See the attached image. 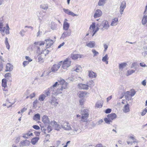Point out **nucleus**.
<instances>
[{
	"label": "nucleus",
	"mask_w": 147,
	"mask_h": 147,
	"mask_svg": "<svg viewBox=\"0 0 147 147\" xmlns=\"http://www.w3.org/2000/svg\"><path fill=\"white\" fill-rule=\"evenodd\" d=\"M102 12L100 9L96 10L94 14V18L99 17L101 16L102 15Z\"/></svg>",
	"instance_id": "obj_17"
},
{
	"label": "nucleus",
	"mask_w": 147,
	"mask_h": 147,
	"mask_svg": "<svg viewBox=\"0 0 147 147\" xmlns=\"http://www.w3.org/2000/svg\"><path fill=\"white\" fill-rule=\"evenodd\" d=\"M54 41L51 39L49 38L46 39L45 40V42L43 41H40L39 42H35L32 45V48H34L36 47L37 48V52L39 53L40 52V48L38 46H40L42 45H44L45 43H46V48L47 49L50 47L53 44Z\"/></svg>",
	"instance_id": "obj_2"
},
{
	"label": "nucleus",
	"mask_w": 147,
	"mask_h": 147,
	"mask_svg": "<svg viewBox=\"0 0 147 147\" xmlns=\"http://www.w3.org/2000/svg\"><path fill=\"white\" fill-rule=\"evenodd\" d=\"M65 31L62 34L60 38L64 39L65 38L71 35V30L69 29Z\"/></svg>",
	"instance_id": "obj_10"
},
{
	"label": "nucleus",
	"mask_w": 147,
	"mask_h": 147,
	"mask_svg": "<svg viewBox=\"0 0 147 147\" xmlns=\"http://www.w3.org/2000/svg\"><path fill=\"white\" fill-rule=\"evenodd\" d=\"M71 61L68 58H67L63 63L62 67L64 69H67L70 66Z\"/></svg>",
	"instance_id": "obj_8"
},
{
	"label": "nucleus",
	"mask_w": 147,
	"mask_h": 147,
	"mask_svg": "<svg viewBox=\"0 0 147 147\" xmlns=\"http://www.w3.org/2000/svg\"><path fill=\"white\" fill-rule=\"evenodd\" d=\"M57 25L54 22H52L51 24V28L53 30H54L56 29L57 28Z\"/></svg>",
	"instance_id": "obj_39"
},
{
	"label": "nucleus",
	"mask_w": 147,
	"mask_h": 147,
	"mask_svg": "<svg viewBox=\"0 0 147 147\" xmlns=\"http://www.w3.org/2000/svg\"><path fill=\"white\" fill-rule=\"evenodd\" d=\"M132 96L130 92L127 91L125 93V97L127 100H131Z\"/></svg>",
	"instance_id": "obj_19"
},
{
	"label": "nucleus",
	"mask_w": 147,
	"mask_h": 147,
	"mask_svg": "<svg viewBox=\"0 0 147 147\" xmlns=\"http://www.w3.org/2000/svg\"><path fill=\"white\" fill-rule=\"evenodd\" d=\"M46 96L45 94L41 95L39 97L38 100L40 101H43L45 98Z\"/></svg>",
	"instance_id": "obj_38"
},
{
	"label": "nucleus",
	"mask_w": 147,
	"mask_h": 147,
	"mask_svg": "<svg viewBox=\"0 0 147 147\" xmlns=\"http://www.w3.org/2000/svg\"><path fill=\"white\" fill-rule=\"evenodd\" d=\"M126 3L125 1L122 2L119 7V12L122 15L123 14L124 10L126 7Z\"/></svg>",
	"instance_id": "obj_11"
},
{
	"label": "nucleus",
	"mask_w": 147,
	"mask_h": 147,
	"mask_svg": "<svg viewBox=\"0 0 147 147\" xmlns=\"http://www.w3.org/2000/svg\"><path fill=\"white\" fill-rule=\"evenodd\" d=\"M26 31L24 30H22L20 32V34L22 36H23L24 35L23 34Z\"/></svg>",
	"instance_id": "obj_55"
},
{
	"label": "nucleus",
	"mask_w": 147,
	"mask_h": 147,
	"mask_svg": "<svg viewBox=\"0 0 147 147\" xmlns=\"http://www.w3.org/2000/svg\"><path fill=\"white\" fill-rule=\"evenodd\" d=\"M38 61L40 63H42L44 62L43 58L41 56H39L38 58Z\"/></svg>",
	"instance_id": "obj_45"
},
{
	"label": "nucleus",
	"mask_w": 147,
	"mask_h": 147,
	"mask_svg": "<svg viewBox=\"0 0 147 147\" xmlns=\"http://www.w3.org/2000/svg\"><path fill=\"white\" fill-rule=\"evenodd\" d=\"M106 0H99L98 3V5L99 6H102L105 4Z\"/></svg>",
	"instance_id": "obj_34"
},
{
	"label": "nucleus",
	"mask_w": 147,
	"mask_h": 147,
	"mask_svg": "<svg viewBox=\"0 0 147 147\" xmlns=\"http://www.w3.org/2000/svg\"><path fill=\"white\" fill-rule=\"evenodd\" d=\"M11 75L10 73H8L6 74L5 75V77L7 79L8 77H11Z\"/></svg>",
	"instance_id": "obj_56"
},
{
	"label": "nucleus",
	"mask_w": 147,
	"mask_h": 147,
	"mask_svg": "<svg viewBox=\"0 0 147 147\" xmlns=\"http://www.w3.org/2000/svg\"><path fill=\"white\" fill-rule=\"evenodd\" d=\"M109 59V57H108V55L106 54L105 56L102 57V61L103 62H105V61H108Z\"/></svg>",
	"instance_id": "obj_44"
},
{
	"label": "nucleus",
	"mask_w": 147,
	"mask_h": 147,
	"mask_svg": "<svg viewBox=\"0 0 147 147\" xmlns=\"http://www.w3.org/2000/svg\"><path fill=\"white\" fill-rule=\"evenodd\" d=\"M63 11L66 13L73 17L76 16H78V14H76L74 13L73 12L71 11L68 9H67L65 8L63 9Z\"/></svg>",
	"instance_id": "obj_12"
},
{
	"label": "nucleus",
	"mask_w": 147,
	"mask_h": 147,
	"mask_svg": "<svg viewBox=\"0 0 147 147\" xmlns=\"http://www.w3.org/2000/svg\"><path fill=\"white\" fill-rule=\"evenodd\" d=\"M83 57L82 55L79 54H71V57L74 60H76L78 58H82Z\"/></svg>",
	"instance_id": "obj_21"
},
{
	"label": "nucleus",
	"mask_w": 147,
	"mask_h": 147,
	"mask_svg": "<svg viewBox=\"0 0 147 147\" xmlns=\"http://www.w3.org/2000/svg\"><path fill=\"white\" fill-rule=\"evenodd\" d=\"M142 54L144 57L147 55V46L144 48V51L142 52Z\"/></svg>",
	"instance_id": "obj_35"
},
{
	"label": "nucleus",
	"mask_w": 147,
	"mask_h": 147,
	"mask_svg": "<svg viewBox=\"0 0 147 147\" xmlns=\"http://www.w3.org/2000/svg\"><path fill=\"white\" fill-rule=\"evenodd\" d=\"M92 52L94 54V57L97 55L99 54V53L98 52L96 51L95 49H93L92 50Z\"/></svg>",
	"instance_id": "obj_48"
},
{
	"label": "nucleus",
	"mask_w": 147,
	"mask_h": 147,
	"mask_svg": "<svg viewBox=\"0 0 147 147\" xmlns=\"http://www.w3.org/2000/svg\"><path fill=\"white\" fill-rule=\"evenodd\" d=\"M71 130L75 134H78L81 131V129L77 125V124L75 123H73L72 127L71 128Z\"/></svg>",
	"instance_id": "obj_6"
},
{
	"label": "nucleus",
	"mask_w": 147,
	"mask_h": 147,
	"mask_svg": "<svg viewBox=\"0 0 147 147\" xmlns=\"http://www.w3.org/2000/svg\"><path fill=\"white\" fill-rule=\"evenodd\" d=\"M35 93L34 92L32 94H31L30 95V96H27L26 97V98H27L30 97V98L31 99H32L35 96Z\"/></svg>",
	"instance_id": "obj_51"
},
{
	"label": "nucleus",
	"mask_w": 147,
	"mask_h": 147,
	"mask_svg": "<svg viewBox=\"0 0 147 147\" xmlns=\"http://www.w3.org/2000/svg\"><path fill=\"white\" fill-rule=\"evenodd\" d=\"M96 73L92 71H89L88 76L91 78H95L96 76Z\"/></svg>",
	"instance_id": "obj_24"
},
{
	"label": "nucleus",
	"mask_w": 147,
	"mask_h": 147,
	"mask_svg": "<svg viewBox=\"0 0 147 147\" xmlns=\"http://www.w3.org/2000/svg\"><path fill=\"white\" fill-rule=\"evenodd\" d=\"M103 46L104 48V51L105 52L107 50L108 48V46L106 44H104Z\"/></svg>",
	"instance_id": "obj_63"
},
{
	"label": "nucleus",
	"mask_w": 147,
	"mask_h": 147,
	"mask_svg": "<svg viewBox=\"0 0 147 147\" xmlns=\"http://www.w3.org/2000/svg\"><path fill=\"white\" fill-rule=\"evenodd\" d=\"M33 135V134L30 131H28V133L24 134L22 137L25 139H28L29 136H32Z\"/></svg>",
	"instance_id": "obj_26"
},
{
	"label": "nucleus",
	"mask_w": 147,
	"mask_h": 147,
	"mask_svg": "<svg viewBox=\"0 0 147 147\" xmlns=\"http://www.w3.org/2000/svg\"><path fill=\"white\" fill-rule=\"evenodd\" d=\"M30 142L29 141L25 140H22L20 143V146H27L29 145Z\"/></svg>",
	"instance_id": "obj_18"
},
{
	"label": "nucleus",
	"mask_w": 147,
	"mask_h": 147,
	"mask_svg": "<svg viewBox=\"0 0 147 147\" xmlns=\"http://www.w3.org/2000/svg\"><path fill=\"white\" fill-rule=\"evenodd\" d=\"M89 111L88 109H82L81 111L82 116L80 117V122H87L88 121V119L89 117Z\"/></svg>",
	"instance_id": "obj_3"
},
{
	"label": "nucleus",
	"mask_w": 147,
	"mask_h": 147,
	"mask_svg": "<svg viewBox=\"0 0 147 147\" xmlns=\"http://www.w3.org/2000/svg\"><path fill=\"white\" fill-rule=\"evenodd\" d=\"M58 85V82H56L51 87V89H53V90H55V91H57V90H56L55 89V87H56Z\"/></svg>",
	"instance_id": "obj_46"
},
{
	"label": "nucleus",
	"mask_w": 147,
	"mask_h": 147,
	"mask_svg": "<svg viewBox=\"0 0 147 147\" xmlns=\"http://www.w3.org/2000/svg\"><path fill=\"white\" fill-rule=\"evenodd\" d=\"M88 94V93L86 92L82 91L80 92L79 96L80 98H83L86 96Z\"/></svg>",
	"instance_id": "obj_29"
},
{
	"label": "nucleus",
	"mask_w": 147,
	"mask_h": 147,
	"mask_svg": "<svg viewBox=\"0 0 147 147\" xmlns=\"http://www.w3.org/2000/svg\"><path fill=\"white\" fill-rule=\"evenodd\" d=\"M50 124L55 130H59L61 128V126L59 125L55 121H51Z\"/></svg>",
	"instance_id": "obj_9"
},
{
	"label": "nucleus",
	"mask_w": 147,
	"mask_h": 147,
	"mask_svg": "<svg viewBox=\"0 0 147 147\" xmlns=\"http://www.w3.org/2000/svg\"><path fill=\"white\" fill-rule=\"evenodd\" d=\"M38 102V100L36 99L35 100L33 103V107H34L36 105V104Z\"/></svg>",
	"instance_id": "obj_57"
},
{
	"label": "nucleus",
	"mask_w": 147,
	"mask_h": 147,
	"mask_svg": "<svg viewBox=\"0 0 147 147\" xmlns=\"http://www.w3.org/2000/svg\"><path fill=\"white\" fill-rule=\"evenodd\" d=\"M46 96H50L51 93L53 95H57L58 94L61 93V92L59 91L58 90L55 91L52 89H51V87L45 90L44 92Z\"/></svg>",
	"instance_id": "obj_4"
},
{
	"label": "nucleus",
	"mask_w": 147,
	"mask_h": 147,
	"mask_svg": "<svg viewBox=\"0 0 147 147\" xmlns=\"http://www.w3.org/2000/svg\"><path fill=\"white\" fill-rule=\"evenodd\" d=\"M82 69L81 66L80 65H77L76 66V69L74 70L77 72H80L82 71Z\"/></svg>",
	"instance_id": "obj_43"
},
{
	"label": "nucleus",
	"mask_w": 147,
	"mask_h": 147,
	"mask_svg": "<svg viewBox=\"0 0 147 147\" xmlns=\"http://www.w3.org/2000/svg\"><path fill=\"white\" fill-rule=\"evenodd\" d=\"M95 42L94 41H90L88 42H87L86 43V46L91 48L94 47L95 46Z\"/></svg>",
	"instance_id": "obj_22"
},
{
	"label": "nucleus",
	"mask_w": 147,
	"mask_h": 147,
	"mask_svg": "<svg viewBox=\"0 0 147 147\" xmlns=\"http://www.w3.org/2000/svg\"><path fill=\"white\" fill-rule=\"evenodd\" d=\"M123 110L124 112L125 113L129 111V105L128 104H127L126 105H124Z\"/></svg>",
	"instance_id": "obj_25"
},
{
	"label": "nucleus",
	"mask_w": 147,
	"mask_h": 147,
	"mask_svg": "<svg viewBox=\"0 0 147 147\" xmlns=\"http://www.w3.org/2000/svg\"><path fill=\"white\" fill-rule=\"evenodd\" d=\"M40 119V115L38 113L35 114L33 117V119L36 121L39 120Z\"/></svg>",
	"instance_id": "obj_33"
},
{
	"label": "nucleus",
	"mask_w": 147,
	"mask_h": 147,
	"mask_svg": "<svg viewBox=\"0 0 147 147\" xmlns=\"http://www.w3.org/2000/svg\"><path fill=\"white\" fill-rule=\"evenodd\" d=\"M94 82L92 80H91L89 81L87 83V85H88V87L89 86H93Z\"/></svg>",
	"instance_id": "obj_50"
},
{
	"label": "nucleus",
	"mask_w": 147,
	"mask_h": 147,
	"mask_svg": "<svg viewBox=\"0 0 147 147\" xmlns=\"http://www.w3.org/2000/svg\"><path fill=\"white\" fill-rule=\"evenodd\" d=\"M96 26V28L95 29L96 23L93 22L90 26L89 29L91 30L93 32L92 36H94L99 29L103 31L108 29L109 27V22L106 20H104L102 21L97 24Z\"/></svg>",
	"instance_id": "obj_1"
},
{
	"label": "nucleus",
	"mask_w": 147,
	"mask_h": 147,
	"mask_svg": "<svg viewBox=\"0 0 147 147\" xmlns=\"http://www.w3.org/2000/svg\"><path fill=\"white\" fill-rule=\"evenodd\" d=\"M68 83L65 82L63 79H61L59 82L58 85H60V87H61V88L57 89L59 91L61 92L63 89H65L67 88Z\"/></svg>",
	"instance_id": "obj_5"
},
{
	"label": "nucleus",
	"mask_w": 147,
	"mask_h": 147,
	"mask_svg": "<svg viewBox=\"0 0 147 147\" xmlns=\"http://www.w3.org/2000/svg\"><path fill=\"white\" fill-rule=\"evenodd\" d=\"M5 43L6 45L7 48L9 50L10 49V46L8 43V38L7 37L5 38Z\"/></svg>",
	"instance_id": "obj_36"
},
{
	"label": "nucleus",
	"mask_w": 147,
	"mask_h": 147,
	"mask_svg": "<svg viewBox=\"0 0 147 147\" xmlns=\"http://www.w3.org/2000/svg\"><path fill=\"white\" fill-rule=\"evenodd\" d=\"M29 62L27 61H24L23 63V65L24 67H25L29 63Z\"/></svg>",
	"instance_id": "obj_53"
},
{
	"label": "nucleus",
	"mask_w": 147,
	"mask_h": 147,
	"mask_svg": "<svg viewBox=\"0 0 147 147\" xmlns=\"http://www.w3.org/2000/svg\"><path fill=\"white\" fill-rule=\"evenodd\" d=\"M60 65H61L60 63L54 65L52 67L51 69V71L55 72V71H57L60 68Z\"/></svg>",
	"instance_id": "obj_16"
},
{
	"label": "nucleus",
	"mask_w": 147,
	"mask_h": 147,
	"mask_svg": "<svg viewBox=\"0 0 147 147\" xmlns=\"http://www.w3.org/2000/svg\"><path fill=\"white\" fill-rule=\"evenodd\" d=\"M39 139V138L38 137H36L32 138L31 140V142L33 145L35 144L36 142H38Z\"/></svg>",
	"instance_id": "obj_32"
},
{
	"label": "nucleus",
	"mask_w": 147,
	"mask_h": 147,
	"mask_svg": "<svg viewBox=\"0 0 147 147\" xmlns=\"http://www.w3.org/2000/svg\"><path fill=\"white\" fill-rule=\"evenodd\" d=\"M127 65V64L126 63H122L119 64V69H122Z\"/></svg>",
	"instance_id": "obj_41"
},
{
	"label": "nucleus",
	"mask_w": 147,
	"mask_h": 147,
	"mask_svg": "<svg viewBox=\"0 0 147 147\" xmlns=\"http://www.w3.org/2000/svg\"><path fill=\"white\" fill-rule=\"evenodd\" d=\"M25 58L26 60H28V61L29 62H31L32 61V60L28 56H26Z\"/></svg>",
	"instance_id": "obj_61"
},
{
	"label": "nucleus",
	"mask_w": 147,
	"mask_h": 147,
	"mask_svg": "<svg viewBox=\"0 0 147 147\" xmlns=\"http://www.w3.org/2000/svg\"><path fill=\"white\" fill-rule=\"evenodd\" d=\"M84 99H82L80 100V103L81 105H83L84 102Z\"/></svg>",
	"instance_id": "obj_64"
},
{
	"label": "nucleus",
	"mask_w": 147,
	"mask_h": 147,
	"mask_svg": "<svg viewBox=\"0 0 147 147\" xmlns=\"http://www.w3.org/2000/svg\"><path fill=\"white\" fill-rule=\"evenodd\" d=\"M107 117L111 121L117 117L116 115L114 113H112L107 115Z\"/></svg>",
	"instance_id": "obj_20"
},
{
	"label": "nucleus",
	"mask_w": 147,
	"mask_h": 147,
	"mask_svg": "<svg viewBox=\"0 0 147 147\" xmlns=\"http://www.w3.org/2000/svg\"><path fill=\"white\" fill-rule=\"evenodd\" d=\"M7 86V81L6 79H3L2 80V86L3 87V90H5V87Z\"/></svg>",
	"instance_id": "obj_30"
},
{
	"label": "nucleus",
	"mask_w": 147,
	"mask_h": 147,
	"mask_svg": "<svg viewBox=\"0 0 147 147\" xmlns=\"http://www.w3.org/2000/svg\"><path fill=\"white\" fill-rule=\"evenodd\" d=\"M135 70L133 69H129L127 71V73L126 74L127 76H128L134 73L135 71Z\"/></svg>",
	"instance_id": "obj_40"
},
{
	"label": "nucleus",
	"mask_w": 147,
	"mask_h": 147,
	"mask_svg": "<svg viewBox=\"0 0 147 147\" xmlns=\"http://www.w3.org/2000/svg\"><path fill=\"white\" fill-rule=\"evenodd\" d=\"M78 88L80 89L88 90V85L87 84L80 83L78 85Z\"/></svg>",
	"instance_id": "obj_14"
},
{
	"label": "nucleus",
	"mask_w": 147,
	"mask_h": 147,
	"mask_svg": "<svg viewBox=\"0 0 147 147\" xmlns=\"http://www.w3.org/2000/svg\"><path fill=\"white\" fill-rule=\"evenodd\" d=\"M13 69V66L10 63H7L6 65V71H11Z\"/></svg>",
	"instance_id": "obj_28"
},
{
	"label": "nucleus",
	"mask_w": 147,
	"mask_h": 147,
	"mask_svg": "<svg viewBox=\"0 0 147 147\" xmlns=\"http://www.w3.org/2000/svg\"><path fill=\"white\" fill-rule=\"evenodd\" d=\"M118 22V19L117 18H115L112 20V21L111 24V25L112 26L116 25Z\"/></svg>",
	"instance_id": "obj_31"
},
{
	"label": "nucleus",
	"mask_w": 147,
	"mask_h": 147,
	"mask_svg": "<svg viewBox=\"0 0 147 147\" xmlns=\"http://www.w3.org/2000/svg\"><path fill=\"white\" fill-rule=\"evenodd\" d=\"M104 121H105L106 123L107 124H110L111 122H112L111 120L110 119H109V118H105L104 119Z\"/></svg>",
	"instance_id": "obj_47"
},
{
	"label": "nucleus",
	"mask_w": 147,
	"mask_h": 147,
	"mask_svg": "<svg viewBox=\"0 0 147 147\" xmlns=\"http://www.w3.org/2000/svg\"><path fill=\"white\" fill-rule=\"evenodd\" d=\"M142 22L143 24H147V16L143 17L142 20Z\"/></svg>",
	"instance_id": "obj_37"
},
{
	"label": "nucleus",
	"mask_w": 147,
	"mask_h": 147,
	"mask_svg": "<svg viewBox=\"0 0 147 147\" xmlns=\"http://www.w3.org/2000/svg\"><path fill=\"white\" fill-rule=\"evenodd\" d=\"M131 94L132 96H133L136 94V92L134 89L131 90Z\"/></svg>",
	"instance_id": "obj_54"
},
{
	"label": "nucleus",
	"mask_w": 147,
	"mask_h": 147,
	"mask_svg": "<svg viewBox=\"0 0 147 147\" xmlns=\"http://www.w3.org/2000/svg\"><path fill=\"white\" fill-rule=\"evenodd\" d=\"M147 112V107H146L144 110L141 113V115L142 116H144Z\"/></svg>",
	"instance_id": "obj_49"
},
{
	"label": "nucleus",
	"mask_w": 147,
	"mask_h": 147,
	"mask_svg": "<svg viewBox=\"0 0 147 147\" xmlns=\"http://www.w3.org/2000/svg\"><path fill=\"white\" fill-rule=\"evenodd\" d=\"M140 64L141 66L143 67H147V66L143 62L140 63Z\"/></svg>",
	"instance_id": "obj_60"
},
{
	"label": "nucleus",
	"mask_w": 147,
	"mask_h": 147,
	"mask_svg": "<svg viewBox=\"0 0 147 147\" xmlns=\"http://www.w3.org/2000/svg\"><path fill=\"white\" fill-rule=\"evenodd\" d=\"M111 111V109H107L105 111V112L106 113H110Z\"/></svg>",
	"instance_id": "obj_58"
},
{
	"label": "nucleus",
	"mask_w": 147,
	"mask_h": 147,
	"mask_svg": "<svg viewBox=\"0 0 147 147\" xmlns=\"http://www.w3.org/2000/svg\"><path fill=\"white\" fill-rule=\"evenodd\" d=\"M103 104V101L102 100H99L97 102L96 104L95 107L97 108H101Z\"/></svg>",
	"instance_id": "obj_27"
},
{
	"label": "nucleus",
	"mask_w": 147,
	"mask_h": 147,
	"mask_svg": "<svg viewBox=\"0 0 147 147\" xmlns=\"http://www.w3.org/2000/svg\"><path fill=\"white\" fill-rule=\"evenodd\" d=\"M51 105L55 107L58 104V102L57 101V99L55 97H52L51 100L49 101Z\"/></svg>",
	"instance_id": "obj_13"
},
{
	"label": "nucleus",
	"mask_w": 147,
	"mask_h": 147,
	"mask_svg": "<svg viewBox=\"0 0 147 147\" xmlns=\"http://www.w3.org/2000/svg\"><path fill=\"white\" fill-rule=\"evenodd\" d=\"M48 6L47 4H42L40 5V8L44 9H47L48 8Z\"/></svg>",
	"instance_id": "obj_42"
},
{
	"label": "nucleus",
	"mask_w": 147,
	"mask_h": 147,
	"mask_svg": "<svg viewBox=\"0 0 147 147\" xmlns=\"http://www.w3.org/2000/svg\"><path fill=\"white\" fill-rule=\"evenodd\" d=\"M50 135L49 134H47L46 135L45 138V140L47 141L50 138Z\"/></svg>",
	"instance_id": "obj_62"
},
{
	"label": "nucleus",
	"mask_w": 147,
	"mask_h": 147,
	"mask_svg": "<svg viewBox=\"0 0 147 147\" xmlns=\"http://www.w3.org/2000/svg\"><path fill=\"white\" fill-rule=\"evenodd\" d=\"M42 120L43 122L46 125H48L50 122V121L48 117L46 115H44L42 118Z\"/></svg>",
	"instance_id": "obj_15"
},
{
	"label": "nucleus",
	"mask_w": 147,
	"mask_h": 147,
	"mask_svg": "<svg viewBox=\"0 0 147 147\" xmlns=\"http://www.w3.org/2000/svg\"><path fill=\"white\" fill-rule=\"evenodd\" d=\"M47 130L48 132H50L52 130V127L50 125H49L47 127Z\"/></svg>",
	"instance_id": "obj_52"
},
{
	"label": "nucleus",
	"mask_w": 147,
	"mask_h": 147,
	"mask_svg": "<svg viewBox=\"0 0 147 147\" xmlns=\"http://www.w3.org/2000/svg\"><path fill=\"white\" fill-rule=\"evenodd\" d=\"M69 24L67 22H64L63 25V28L64 30H69Z\"/></svg>",
	"instance_id": "obj_23"
},
{
	"label": "nucleus",
	"mask_w": 147,
	"mask_h": 147,
	"mask_svg": "<svg viewBox=\"0 0 147 147\" xmlns=\"http://www.w3.org/2000/svg\"><path fill=\"white\" fill-rule=\"evenodd\" d=\"M32 127L36 130H38L40 129L39 127L37 125H34Z\"/></svg>",
	"instance_id": "obj_59"
},
{
	"label": "nucleus",
	"mask_w": 147,
	"mask_h": 147,
	"mask_svg": "<svg viewBox=\"0 0 147 147\" xmlns=\"http://www.w3.org/2000/svg\"><path fill=\"white\" fill-rule=\"evenodd\" d=\"M61 128L65 130H69L71 129L70 124L67 121H65L61 126Z\"/></svg>",
	"instance_id": "obj_7"
}]
</instances>
